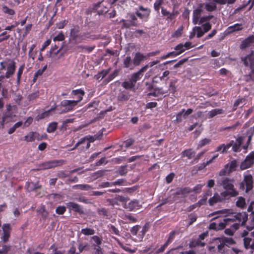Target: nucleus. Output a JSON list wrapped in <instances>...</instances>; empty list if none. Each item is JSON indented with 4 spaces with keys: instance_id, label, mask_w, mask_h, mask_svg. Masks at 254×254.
<instances>
[{
    "instance_id": "f257e3e1",
    "label": "nucleus",
    "mask_w": 254,
    "mask_h": 254,
    "mask_svg": "<svg viewBox=\"0 0 254 254\" xmlns=\"http://www.w3.org/2000/svg\"><path fill=\"white\" fill-rule=\"evenodd\" d=\"M215 243L217 245L218 252L223 253L225 252L224 247H229L235 244V241L231 238L218 237L215 239Z\"/></svg>"
},
{
    "instance_id": "f03ea898",
    "label": "nucleus",
    "mask_w": 254,
    "mask_h": 254,
    "mask_svg": "<svg viewBox=\"0 0 254 254\" xmlns=\"http://www.w3.org/2000/svg\"><path fill=\"white\" fill-rule=\"evenodd\" d=\"M72 94L74 95L80 94L77 100H64L61 102V105L62 106L67 107V111L72 110V107L76 105L78 102L82 100V96L84 94V92L81 89L76 90L72 91Z\"/></svg>"
},
{
    "instance_id": "7ed1b4c3",
    "label": "nucleus",
    "mask_w": 254,
    "mask_h": 254,
    "mask_svg": "<svg viewBox=\"0 0 254 254\" xmlns=\"http://www.w3.org/2000/svg\"><path fill=\"white\" fill-rule=\"evenodd\" d=\"M248 215L245 212H239L235 214L233 218H228V220H232L233 221H237L236 225L245 226L248 220Z\"/></svg>"
},
{
    "instance_id": "20e7f679",
    "label": "nucleus",
    "mask_w": 254,
    "mask_h": 254,
    "mask_svg": "<svg viewBox=\"0 0 254 254\" xmlns=\"http://www.w3.org/2000/svg\"><path fill=\"white\" fill-rule=\"evenodd\" d=\"M79 31L80 28L78 26L74 27L70 31V37L74 40H77L79 38H81L82 40H83L84 39L83 38V37L94 39V38H92V36L88 33H84L83 35H80Z\"/></svg>"
},
{
    "instance_id": "39448f33",
    "label": "nucleus",
    "mask_w": 254,
    "mask_h": 254,
    "mask_svg": "<svg viewBox=\"0 0 254 254\" xmlns=\"http://www.w3.org/2000/svg\"><path fill=\"white\" fill-rule=\"evenodd\" d=\"M191 191V190L188 187L177 188L175 191L172 194L175 199L180 197H185Z\"/></svg>"
},
{
    "instance_id": "423d86ee",
    "label": "nucleus",
    "mask_w": 254,
    "mask_h": 254,
    "mask_svg": "<svg viewBox=\"0 0 254 254\" xmlns=\"http://www.w3.org/2000/svg\"><path fill=\"white\" fill-rule=\"evenodd\" d=\"M254 163V152H251L247 156L245 159L242 162L240 165L241 170H245L251 167Z\"/></svg>"
},
{
    "instance_id": "0eeeda50",
    "label": "nucleus",
    "mask_w": 254,
    "mask_h": 254,
    "mask_svg": "<svg viewBox=\"0 0 254 254\" xmlns=\"http://www.w3.org/2000/svg\"><path fill=\"white\" fill-rule=\"evenodd\" d=\"M147 66L148 65L143 66L138 72L133 73L131 75L130 80L133 82V83L135 84L137 80L141 77L143 75L142 73L146 70Z\"/></svg>"
},
{
    "instance_id": "6e6552de",
    "label": "nucleus",
    "mask_w": 254,
    "mask_h": 254,
    "mask_svg": "<svg viewBox=\"0 0 254 254\" xmlns=\"http://www.w3.org/2000/svg\"><path fill=\"white\" fill-rule=\"evenodd\" d=\"M220 185L223 186V188L226 190H235L234 189V186L233 184L232 180H231L227 178L224 179L220 184Z\"/></svg>"
},
{
    "instance_id": "1a4fd4ad",
    "label": "nucleus",
    "mask_w": 254,
    "mask_h": 254,
    "mask_svg": "<svg viewBox=\"0 0 254 254\" xmlns=\"http://www.w3.org/2000/svg\"><path fill=\"white\" fill-rule=\"evenodd\" d=\"M3 229V236H2V240L3 242H6L10 236V225L9 224H5L3 225L2 227Z\"/></svg>"
},
{
    "instance_id": "9d476101",
    "label": "nucleus",
    "mask_w": 254,
    "mask_h": 254,
    "mask_svg": "<svg viewBox=\"0 0 254 254\" xmlns=\"http://www.w3.org/2000/svg\"><path fill=\"white\" fill-rule=\"evenodd\" d=\"M238 192L236 190H226L221 193L220 196H221L222 201L228 199L230 196H236L238 195Z\"/></svg>"
},
{
    "instance_id": "9b49d317",
    "label": "nucleus",
    "mask_w": 254,
    "mask_h": 254,
    "mask_svg": "<svg viewBox=\"0 0 254 254\" xmlns=\"http://www.w3.org/2000/svg\"><path fill=\"white\" fill-rule=\"evenodd\" d=\"M244 182L246 186V192H248L253 188V177L252 175H248L245 176Z\"/></svg>"
},
{
    "instance_id": "f8f14e48",
    "label": "nucleus",
    "mask_w": 254,
    "mask_h": 254,
    "mask_svg": "<svg viewBox=\"0 0 254 254\" xmlns=\"http://www.w3.org/2000/svg\"><path fill=\"white\" fill-rule=\"evenodd\" d=\"M202 11V10L201 7H199L193 10L192 22L194 24L198 23V22L200 18Z\"/></svg>"
},
{
    "instance_id": "ddd939ff",
    "label": "nucleus",
    "mask_w": 254,
    "mask_h": 254,
    "mask_svg": "<svg viewBox=\"0 0 254 254\" xmlns=\"http://www.w3.org/2000/svg\"><path fill=\"white\" fill-rule=\"evenodd\" d=\"M15 69V63L12 61L10 64H9L7 68V72L5 75V77L8 78L10 77H11L14 73Z\"/></svg>"
},
{
    "instance_id": "4468645a",
    "label": "nucleus",
    "mask_w": 254,
    "mask_h": 254,
    "mask_svg": "<svg viewBox=\"0 0 254 254\" xmlns=\"http://www.w3.org/2000/svg\"><path fill=\"white\" fill-rule=\"evenodd\" d=\"M90 242L92 247H101L100 245L102 244V239L99 236L95 235L91 238Z\"/></svg>"
},
{
    "instance_id": "2eb2a0df",
    "label": "nucleus",
    "mask_w": 254,
    "mask_h": 254,
    "mask_svg": "<svg viewBox=\"0 0 254 254\" xmlns=\"http://www.w3.org/2000/svg\"><path fill=\"white\" fill-rule=\"evenodd\" d=\"M253 43H254V36H251L243 41L240 46V47L241 49H245L249 47L251 44Z\"/></svg>"
},
{
    "instance_id": "dca6fc26",
    "label": "nucleus",
    "mask_w": 254,
    "mask_h": 254,
    "mask_svg": "<svg viewBox=\"0 0 254 254\" xmlns=\"http://www.w3.org/2000/svg\"><path fill=\"white\" fill-rule=\"evenodd\" d=\"M144 58L145 57L143 55L141 54L139 52L136 53L133 60V64L134 65L136 66L139 65L140 62L144 60Z\"/></svg>"
},
{
    "instance_id": "f3484780",
    "label": "nucleus",
    "mask_w": 254,
    "mask_h": 254,
    "mask_svg": "<svg viewBox=\"0 0 254 254\" xmlns=\"http://www.w3.org/2000/svg\"><path fill=\"white\" fill-rule=\"evenodd\" d=\"M192 112V110L191 109H189L187 111H185L183 110L182 112L179 113L177 115L176 121L178 123L181 122L182 119L181 117L183 116L184 118H186L187 116L190 114Z\"/></svg>"
},
{
    "instance_id": "a211bd4d",
    "label": "nucleus",
    "mask_w": 254,
    "mask_h": 254,
    "mask_svg": "<svg viewBox=\"0 0 254 254\" xmlns=\"http://www.w3.org/2000/svg\"><path fill=\"white\" fill-rule=\"evenodd\" d=\"M221 201H222V199L218 193H215L212 197L209 199V203L210 205H213L217 202Z\"/></svg>"
},
{
    "instance_id": "6ab92c4d",
    "label": "nucleus",
    "mask_w": 254,
    "mask_h": 254,
    "mask_svg": "<svg viewBox=\"0 0 254 254\" xmlns=\"http://www.w3.org/2000/svg\"><path fill=\"white\" fill-rule=\"evenodd\" d=\"M38 134L37 132H31L25 136V140L30 142L34 140L35 139L38 140L41 139L38 137Z\"/></svg>"
},
{
    "instance_id": "aec40b11",
    "label": "nucleus",
    "mask_w": 254,
    "mask_h": 254,
    "mask_svg": "<svg viewBox=\"0 0 254 254\" xmlns=\"http://www.w3.org/2000/svg\"><path fill=\"white\" fill-rule=\"evenodd\" d=\"M48 199L53 202H56L61 200L62 199V196L60 194L52 193L47 196Z\"/></svg>"
},
{
    "instance_id": "412c9836",
    "label": "nucleus",
    "mask_w": 254,
    "mask_h": 254,
    "mask_svg": "<svg viewBox=\"0 0 254 254\" xmlns=\"http://www.w3.org/2000/svg\"><path fill=\"white\" fill-rule=\"evenodd\" d=\"M254 51H252L251 52V54L250 55H248L247 57H246L245 58H242V60L243 61L244 64L246 66H247L249 64L248 60H249L251 64L254 63V59H252V56H254Z\"/></svg>"
},
{
    "instance_id": "4be33fe9",
    "label": "nucleus",
    "mask_w": 254,
    "mask_h": 254,
    "mask_svg": "<svg viewBox=\"0 0 254 254\" xmlns=\"http://www.w3.org/2000/svg\"><path fill=\"white\" fill-rule=\"evenodd\" d=\"M41 186L39 185V181L34 183L33 182L29 183L28 184L27 189L29 191H32L41 188Z\"/></svg>"
},
{
    "instance_id": "5701e85b",
    "label": "nucleus",
    "mask_w": 254,
    "mask_h": 254,
    "mask_svg": "<svg viewBox=\"0 0 254 254\" xmlns=\"http://www.w3.org/2000/svg\"><path fill=\"white\" fill-rule=\"evenodd\" d=\"M179 233L180 232L179 231H172L170 232L169 234L168 238L167 240L166 241V242L168 244H170V243H171L174 241L176 235H179Z\"/></svg>"
},
{
    "instance_id": "b1692460",
    "label": "nucleus",
    "mask_w": 254,
    "mask_h": 254,
    "mask_svg": "<svg viewBox=\"0 0 254 254\" xmlns=\"http://www.w3.org/2000/svg\"><path fill=\"white\" fill-rule=\"evenodd\" d=\"M237 142L233 144L232 148L233 150L235 152L238 151V149H239L240 146L241 145L242 142H243V138L242 137H239L236 140Z\"/></svg>"
},
{
    "instance_id": "393cba45",
    "label": "nucleus",
    "mask_w": 254,
    "mask_h": 254,
    "mask_svg": "<svg viewBox=\"0 0 254 254\" xmlns=\"http://www.w3.org/2000/svg\"><path fill=\"white\" fill-rule=\"evenodd\" d=\"M223 113V111L221 109H215L214 110H212V111H210L208 115V118H212L217 115L221 114Z\"/></svg>"
},
{
    "instance_id": "a878e982",
    "label": "nucleus",
    "mask_w": 254,
    "mask_h": 254,
    "mask_svg": "<svg viewBox=\"0 0 254 254\" xmlns=\"http://www.w3.org/2000/svg\"><path fill=\"white\" fill-rule=\"evenodd\" d=\"M53 110H54V109L51 108L50 110L45 111V112L37 115L35 117V120L37 121H39L40 120H42L46 117H48L50 115V112Z\"/></svg>"
},
{
    "instance_id": "bb28decb",
    "label": "nucleus",
    "mask_w": 254,
    "mask_h": 254,
    "mask_svg": "<svg viewBox=\"0 0 254 254\" xmlns=\"http://www.w3.org/2000/svg\"><path fill=\"white\" fill-rule=\"evenodd\" d=\"M52 168H54L57 167L61 166L64 164L65 161L64 160H55L51 161Z\"/></svg>"
},
{
    "instance_id": "cd10ccee",
    "label": "nucleus",
    "mask_w": 254,
    "mask_h": 254,
    "mask_svg": "<svg viewBox=\"0 0 254 254\" xmlns=\"http://www.w3.org/2000/svg\"><path fill=\"white\" fill-rule=\"evenodd\" d=\"M81 233L85 236L93 235L95 234V230L89 228L82 229Z\"/></svg>"
},
{
    "instance_id": "c85d7f7f",
    "label": "nucleus",
    "mask_w": 254,
    "mask_h": 254,
    "mask_svg": "<svg viewBox=\"0 0 254 254\" xmlns=\"http://www.w3.org/2000/svg\"><path fill=\"white\" fill-rule=\"evenodd\" d=\"M150 228V223L149 222H147L145 223L144 225L142 227V229L140 233H141V238H143L146 234V233L148 231Z\"/></svg>"
},
{
    "instance_id": "c756f323",
    "label": "nucleus",
    "mask_w": 254,
    "mask_h": 254,
    "mask_svg": "<svg viewBox=\"0 0 254 254\" xmlns=\"http://www.w3.org/2000/svg\"><path fill=\"white\" fill-rule=\"evenodd\" d=\"M73 188L74 189H79L82 190H90L92 189L91 186L88 185H77L73 186Z\"/></svg>"
},
{
    "instance_id": "7c9ffc66",
    "label": "nucleus",
    "mask_w": 254,
    "mask_h": 254,
    "mask_svg": "<svg viewBox=\"0 0 254 254\" xmlns=\"http://www.w3.org/2000/svg\"><path fill=\"white\" fill-rule=\"evenodd\" d=\"M23 124V123L21 121H20V122H18L17 123H16V124H15L13 127H10L8 131V133L9 134H12L13 132H14V131L15 130V129L21 127Z\"/></svg>"
},
{
    "instance_id": "2f4dec72",
    "label": "nucleus",
    "mask_w": 254,
    "mask_h": 254,
    "mask_svg": "<svg viewBox=\"0 0 254 254\" xmlns=\"http://www.w3.org/2000/svg\"><path fill=\"white\" fill-rule=\"evenodd\" d=\"M122 86L127 89H130L134 87L135 84L130 80L129 81L123 82Z\"/></svg>"
},
{
    "instance_id": "473e14b6",
    "label": "nucleus",
    "mask_w": 254,
    "mask_h": 254,
    "mask_svg": "<svg viewBox=\"0 0 254 254\" xmlns=\"http://www.w3.org/2000/svg\"><path fill=\"white\" fill-rule=\"evenodd\" d=\"M124 219L128 220L130 223H135L137 221V219L131 214H126Z\"/></svg>"
},
{
    "instance_id": "72a5a7b5",
    "label": "nucleus",
    "mask_w": 254,
    "mask_h": 254,
    "mask_svg": "<svg viewBox=\"0 0 254 254\" xmlns=\"http://www.w3.org/2000/svg\"><path fill=\"white\" fill-rule=\"evenodd\" d=\"M193 31L197 32L196 36L197 38H200L202 36L205 32L202 30V28L200 26H195L193 28Z\"/></svg>"
},
{
    "instance_id": "f704fd0d",
    "label": "nucleus",
    "mask_w": 254,
    "mask_h": 254,
    "mask_svg": "<svg viewBox=\"0 0 254 254\" xmlns=\"http://www.w3.org/2000/svg\"><path fill=\"white\" fill-rule=\"evenodd\" d=\"M95 48V46L92 47L86 46H79L77 47L78 50L81 51H85L88 53L92 52Z\"/></svg>"
},
{
    "instance_id": "c9c22d12",
    "label": "nucleus",
    "mask_w": 254,
    "mask_h": 254,
    "mask_svg": "<svg viewBox=\"0 0 254 254\" xmlns=\"http://www.w3.org/2000/svg\"><path fill=\"white\" fill-rule=\"evenodd\" d=\"M57 123L56 122H53L49 125L47 131L49 133L53 132L57 129Z\"/></svg>"
},
{
    "instance_id": "e433bc0d",
    "label": "nucleus",
    "mask_w": 254,
    "mask_h": 254,
    "mask_svg": "<svg viewBox=\"0 0 254 254\" xmlns=\"http://www.w3.org/2000/svg\"><path fill=\"white\" fill-rule=\"evenodd\" d=\"M169 71L168 70H166L163 73V75L162 76H156L154 77L153 79V82H158L159 80H161L164 77L168 76L169 74Z\"/></svg>"
},
{
    "instance_id": "4c0bfd02",
    "label": "nucleus",
    "mask_w": 254,
    "mask_h": 254,
    "mask_svg": "<svg viewBox=\"0 0 254 254\" xmlns=\"http://www.w3.org/2000/svg\"><path fill=\"white\" fill-rule=\"evenodd\" d=\"M37 212L39 214L42 215L43 219H45L48 215V213L46 211L45 207H40V208L37 210Z\"/></svg>"
},
{
    "instance_id": "58836bf2",
    "label": "nucleus",
    "mask_w": 254,
    "mask_h": 254,
    "mask_svg": "<svg viewBox=\"0 0 254 254\" xmlns=\"http://www.w3.org/2000/svg\"><path fill=\"white\" fill-rule=\"evenodd\" d=\"M10 250V246L5 245L0 246V254H6Z\"/></svg>"
},
{
    "instance_id": "ea45409f",
    "label": "nucleus",
    "mask_w": 254,
    "mask_h": 254,
    "mask_svg": "<svg viewBox=\"0 0 254 254\" xmlns=\"http://www.w3.org/2000/svg\"><path fill=\"white\" fill-rule=\"evenodd\" d=\"M205 8L209 11H212L216 9V5L215 3H209L205 5Z\"/></svg>"
},
{
    "instance_id": "a19ab883",
    "label": "nucleus",
    "mask_w": 254,
    "mask_h": 254,
    "mask_svg": "<svg viewBox=\"0 0 254 254\" xmlns=\"http://www.w3.org/2000/svg\"><path fill=\"white\" fill-rule=\"evenodd\" d=\"M3 11L10 15H13L15 14V11L13 9L9 8L7 6L4 5L2 6Z\"/></svg>"
},
{
    "instance_id": "79ce46f5",
    "label": "nucleus",
    "mask_w": 254,
    "mask_h": 254,
    "mask_svg": "<svg viewBox=\"0 0 254 254\" xmlns=\"http://www.w3.org/2000/svg\"><path fill=\"white\" fill-rule=\"evenodd\" d=\"M246 204L245 199L243 197H239L236 201V206H245Z\"/></svg>"
},
{
    "instance_id": "37998d69",
    "label": "nucleus",
    "mask_w": 254,
    "mask_h": 254,
    "mask_svg": "<svg viewBox=\"0 0 254 254\" xmlns=\"http://www.w3.org/2000/svg\"><path fill=\"white\" fill-rule=\"evenodd\" d=\"M39 96V91H37L35 92L30 94L27 96V99L29 101L36 99Z\"/></svg>"
},
{
    "instance_id": "c03bdc74",
    "label": "nucleus",
    "mask_w": 254,
    "mask_h": 254,
    "mask_svg": "<svg viewBox=\"0 0 254 254\" xmlns=\"http://www.w3.org/2000/svg\"><path fill=\"white\" fill-rule=\"evenodd\" d=\"M89 249V245L87 244H83L80 243L78 246L79 252L81 253L84 250H88Z\"/></svg>"
},
{
    "instance_id": "a18cd8bd",
    "label": "nucleus",
    "mask_w": 254,
    "mask_h": 254,
    "mask_svg": "<svg viewBox=\"0 0 254 254\" xmlns=\"http://www.w3.org/2000/svg\"><path fill=\"white\" fill-rule=\"evenodd\" d=\"M141 227L139 225H136L135 226H134L133 227L131 228L130 229V233L132 235L134 236H136L140 230Z\"/></svg>"
},
{
    "instance_id": "49530a36",
    "label": "nucleus",
    "mask_w": 254,
    "mask_h": 254,
    "mask_svg": "<svg viewBox=\"0 0 254 254\" xmlns=\"http://www.w3.org/2000/svg\"><path fill=\"white\" fill-rule=\"evenodd\" d=\"M242 25L239 24H236L234 25V26H232L229 27V29H231L232 32H234L236 31H239L241 29H242Z\"/></svg>"
},
{
    "instance_id": "de8ad7c7",
    "label": "nucleus",
    "mask_w": 254,
    "mask_h": 254,
    "mask_svg": "<svg viewBox=\"0 0 254 254\" xmlns=\"http://www.w3.org/2000/svg\"><path fill=\"white\" fill-rule=\"evenodd\" d=\"M131 63L130 57H127L124 61V66L126 68L129 67Z\"/></svg>"
},
{
    "instance_id": "09e8293b",
    "label": "nucleus",
    "mask_w": 254,
    "mask_h": 254,
    "mask_svg": "<svg viewBox=\"0 0 254 254\" xmlns=\"http://www.w3.org/2000/svg\"><path fill=\"white\" fill-rule=\"evenodd\" d=\"M202 27L203 29V31L205 33L207 32L211 28V24L207 22L204 24H202Z\"/></svg>"
},
{
    "instance_id": "8fccbe9b",
    "label": "nucleus",
    "mask_w": 254,
    "mask_h": 254,
    "mask_svg": "<svg viewBox=\"0 0 254 254\" xmlns=\"http://www.w3.org/2000/svg\"><path fill=\"white\" fill-rule=\"evenodd\" d=\"M175 49L178 51V52H177V54L178 55L181 54V53H182L186 50L185 48H184V47H183V44H179V45H177L175 47Z\"/></svg>"
},
{
    "instance_id": "3c124183",
    "label": "nucleus",
    "mask_w": 254,
    "mask_h": 254,
    "mask_svg": "<svg viewBox=\"0 0 254 254\" xmlns=\"http://www.w3.org/2000/svg\"><path fill=\"white\" fill-rule=\"evenodd\" d=\"M228 165L226 166V167L224 169L222 170L219 172L220 176H225L228 174H229L231 172V170H229V169H227Z\"/></svg>"
},
{
    "instance_id": "603ef678",
    "label": "nucleus",
    "mask_w": 254,
    "mask_h": 254,
    "mask_svg": "<svg viewBox=\"0 0 254 254\" xmlns=\"http://www.w3.org/2000/svg\"><path fill=\"white\" fill-rule=\"evenodd\" d=\"M169 245V244H168L166 242L163 245H162L160 248H159L156 251L155 253L159 254L160 253L163 252L165 250V249L167 248V247Z\"/></svg>"
},
{
    "instance_id": "864d4df0",
    "label": "nucleus",
    "mask_w": 254,
    "mask_h": 254,
    "mask_svg": "<svg viewBox=\"0 0 254 254\" xmlns=\"http://www.w3.org/2000/svg\"><path fill=\"white\" fill-rule=\"evenodd\" d=\"M154 90H155V92L149 93H148V95L149 96H151H151H156V91H158V93H160L161 94H164L166 92L162 91V89L161 88H155L154 89Z\"/></svg>"
},
{
    "instance_id": "5fc2aeb1",
    "label": "nucleus",
    "mask_w": 254,
    "mask_h": 254,
    "mask_svg": "<svg viewBox=\"0 0 254 254\" xmlns=\"http://www.w3.org/2000/svg\"><path fill=\"white\" fill-rule=\"evenodd\" d=\"M64 39V35L62 32H60L57 36L54 38V41H62Z\"/></svg>"
},
{
    "instance_id": "6e6d98bb",
    "label": "nucleus",
    "mask_w": 254,
    "mask_h": 254,
    "mask_svg": "<svg viewBox=\"0 0 254 254\" xmlns=\"http://www.w3.org/2000/svg\"><path fill=\"white\" fill-rule=\"evenodd\" d=\"M22 99V96L20 94L15 93L14 100L17 104L20 105V102Z\"/></svg>"
},
{
    "instance_id": "4d7b16f0",
    "label": "nucleus",
    "mask_w": 254,
    "mask_h": 254,
    "mask_svg": "<svg viewBox=\"0 0 254 254\" xmlns=\"http://www.w3.org/2000/svg\"><path fill=\"white\" fill-rule=\"evenodd\" d=\"M43 169H49L52 168V165L50 161H47L41 164Z\"/></svg>"
},
{
    "instance_id": "13d9d810",
    "label": "nucleus",
    "mask_w": 254,
    "mask_h": 254,
    "mask_svg": "<svg viewBox=\"0 0 254 254\" xmlns=\"http://www.w3.org/2000/svg\"><path fill=\"white\" fill-rule=\"evenodd\" d=\"M93 254H104L103 250L101 247H93Z\"/></svg>"
},
{
    "instance_id": "bf43d9fd",
    "label": "nucleus",
    "mask_w": 254,
    "mask_h": 254,
    "mask_svg": "<svg viewBox=\"0 0 254 254\" xmlns=\"http://www.w3.org/2000/svg\"><path fill=\"white\" fill-rule=\"evenodd\" d=\"M183 30V26H181L177 30H176L174 33L173 34V36L174 37H178L180 36L182 34Z\"/></svg>"
},
{
    "instance_id": "052dcab7",
    "label": "nucleus",
    "mask_w": 254,
    "mask_h": 254,
    "mask_svg": "<svg viewBox=\"0 0 254 254\" xmlns=\"http://www.w3.org/2000/svg\"><path fill=\"white\" fill-rule=\"evenodd\" d=\"M245 101L244 99H239L237 100L234 104L233 110H235L237 109V107L240 105V104H242Z\"/></svg>"
},
{
    "instance_id": "680f3d73",
    "label": "nucleus",
    "mask_w": 254,
    "mask_h": 254,
    "mask_svg": "<svg viewBox=\"0 0 254 254\" xmlns=\"http://www.w3.org/2000/svg\"><path fill=\"white\" fill-rule=\"evenodd\" d=\"M118 74V70H115L113 73L111 74L109 77L106 79V80H107V82H109L110 81L113 79Z\"/></svg>"
},
{
    "instance_id": "e2e57ef3",
    "label": "nucleus",
    "mask_w": 254,
    "mask_h": 254,
    "mask_svg": "<svg viewBox=\"0 0 254 254\" xmlns=\"http://www.w3.org/2000/svg\"><path fill=\"white\" fill-rule=\"evenodd\" d=\"M185 153L189 159H191L194 156V152L191 150H186Z\"/></svg>"
},
{
    "instance_id": "0e129e2a",
    "label": "nucleus",
    "mask_w": 254,
    "mask_h": 254,
    "mask_svg": "<svg viewBox=\"0 0 254 254\" xmlns=\"http://www.w3.org/2000/svg\"><path fill=\"white\" fill-rule=\"evenodd\" d=\"M98 214L103 216H108L107 211L103 207L101 209H99L98 210Z\"/></svg>"
},
{
    "instance_id": "69168bd1",
    "label": "nucleus",
    "mask_w": 254,
    "mask_h": 254,
    "mask_svg": "<svg viewBox=\"0 0 254 254\" xmlns=\"http://www.w3.org/2000/svg\"><path fill=\"white\" fill-rule=\"evenodd\" d=\"M67 254H80V253L79 251L76 252V247L74 246H72L68 251Z\"/></svg>"
},
{
    "instance_id": "338daca9",
    "label": "nucleus",
    "mask_w": 254,
    "mask_h": 254,
    "mask_svg": "<svg viewBox=\"0 0 254 254\" xmlns=\"http://www.w3.org/2000/svg\"><path fill=\"white\" fill-rule=\"evenodd\" d=\"M190 222L189 224L191 225L193 223L196 221L197 217L195 214H191L189 216Z\"/></svg>"
},
{
    "instance_id": "774afa93",
    "label": "nucleus",
    "mask_w": 254,
    "mask_h": 254,
    "mask_svg": "<svg viewBox=\"0 0 254 254\" xmlns=\"http://www.w3.org/2000/svg\"><path fill=\"white\" fill-rule=\"evenodd\" d=\"M126 167L127 166H123L120 167L119 170V173L120 174V175H121V176H124L127 174V171L126 169Z\"/></svg>"
}]
</instances>
